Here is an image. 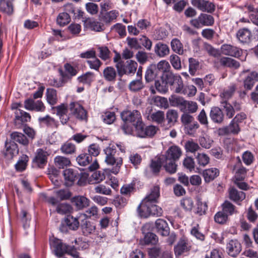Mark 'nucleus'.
<instances>
[{"instance_id": "1", "label": "nucleus", "mask_w": 258, "mask_h": 258, "mask_svg": "<svg viewBox=\"0 0 258 258\" xmlns=\"http://www.w3.org/2000/svg\"><path fill=\"white\" fill-rule=\"evenodd\" d=\"M181 154L182 151L179 147L172 146L164 154L160 156L159 161L167 172L173 174L177 170V165L175 162L179 159Z\"/></svg>"}, {"instance_id": "2", "label": "nucleus", "mask_w": 258, "mask_h": 258, "mask_svg": "<svg viewBox=\"0 0 258 258\" xmlns=\"http://www.w3.org/2000/svg\"><path fill=\"white\" fill-rule=\"evenodd\" d=\"M103 152L105 155V162L108 165L112 166L111 169H105L104 171L106 173L111 172L114 174H117L122 164V159L121 157L115 158L116 153V146L114 144H110L105 148Z\"/></svg>"}, {"instance_id": "3", "label": "nucleus", "mask_w": 258, "mask_h": 258, "mask_svg": "<svg viewBox=\"0 0 258 258\" xmlns=\"http://www.w3.org/2000/svg\"><path fill=\"white\" fill-rule=\"evenodd\" d=\"M137 211L139 215L144 218H147L151 216L160 217L163 214L162 208L155 203L140 204L137 208Z\"/></svg>"}, {"instance_id": "4", "label": "nucleus", "mask_w": 258, "mask_h": 258, "mask_svg": "<svg viewBox=\"0 0 258 258\" xmlns=\"http://www.w3.org/2000/svg\"><path fill=\"white\" fill-rule=\"evenodd\" d=\"M240 77L243 82L245 89L251 90L256 82L258 81V73L248 70L243 71L240 74Z\"/></svg>"}, {"instance_id": "5", "label": "nucleus", "mask_w": 258, "mask_h": 258, "mask_svg": "<svg viewBox=\"0 0 258 258\" xmlns=\"http://www.w3.org/2000/svg\"><path fill=\"white\" fill-rule=\"evenodd\" d=\"M121 117L124 122L132 123L134 125L140 123L142 119V116L140 112L138 110L123 111L121 113Z\"/></svg>"}, {"instance_id": "6", "label": "nucleus", "mask_w": 258, "mask_h": 258, "mask_svg": "<svg viewBox=\"0 0 258 258\" xmlns=\"http://www.w3.org/2000/svg\"><path fill=\"white\" fill-rule=\"evenodd\" d=\"M137 67L138 63L133 60L127 61L124 66L119 63L116 64V68L120 76H122L124 74L128 75L134 74L136 72Z\"/></svg>"}, {"instance_id": "7", "label": "nucleus", "mask_w": 258, "mask_h": 258, "mask_svg": "<svg viewBox=\"0 0 258 258\" xmlns=\"http://www.w3.org/2000/svg\"><path fill=\"white\" fill-rule=\"evenodd\" d=\"M71 114L80 120L87 118V112L83 107L78 102H73L70 104Z\"/></svg>"}, {"instance_id": "8", "label": "nucleus", "mask_w": 258, "mask_h": 258, "mask_svg": "<svg viewBox=\"0 0 258 258\" xmlns=\"http://www.w3.org/2000/svg\"><path fill=\"white\" fill-rule=\"evenodd\" d=\"M191 245L188 239L182 237L178 241L174 246V252L176 256H180L184 253L187 252L191 249Z\"/></svg>"}, {"instance_id": "9", "label": "nucleus", "mask_w": 258, "mask_h": 258, "mask_svg": "<svg viewBox=\"0 0 258 258\" xmlns=\"http://www.w3.org/2000/svg\"><path fill=\"white\" fill-rule=\"evenodd\" d=\"M50 246L53 249L55 254L61 256L63 254L69 252L70 246L63 244L59 239H54L50 241Z\"/></svg>"}, {"instance_id": "10", "label": "nucleus", "mask_w": 258, "mask_h": 258, "mask_svg": "<svg viewBox=\"0 0 258 258\" xmlns=\"http://www.w3.org/2000/svg\"><path fill=\"white\" fill-rule=\"evenodd\" d=\"M220 51L221 53L224 55L235 57H240L243 53L241 49L229 44L222 45L220 48Z\"/></svg>"}, {"instance_id": "11", "label": "nucleus", "mask_w": 258, "mask_h": 258, "mask_svg": "<svg viewBox=\"0 0 258 258\" xmlns=\"http://www.w3.org/2000/svg\"><path fill=\"white\" fill-rule=\"evenodd\" d=\"M25 108L28 110H35L38 112H43L45 107L40 100L35 101L33 99H27L24 102Z\"/></svg>"}, {"instance_id": "12", "label": "nucleus", "mask_w": 258, "mask_h": 258, "mask_svg": "<svg viewBox=\"0 0 258 258\" xmlns=\"http://www.w3.org/2000/svg\"><path fill=\"white\" fill-rule=\"evenodd\" d=\"M48 153L41 149H38L36 152V155L33 162L39 168H43L47 162Z\"/></svg>"}, {"instance_id": "13", "label": "nucleus", "mask_w": 258, "mask_h": 258, "mask_svg": "<svg viewBox=\"0 0 258 258\" xmlns=\"http://www.w3.org/2000/svg\"><path fill=\"white\" fill-rule=\"evenodd\" d=\"M15 124L17 128L20 127L22 123L30 121L31 116L29 113L23 110H17L15 111Z\"/></svg>"}, {"instance_id": "14", "label": "nucleus", "mask_w": 258, "mask_h": 258, "mask_svg": "<svg viewBox=\"0 0 258 258\" xmlns=\"http://www.w3.org/2000/svg\"><path fill=\"white\" fill-rule=\"evenodd\" d=\"M160 196V188L158 186H154L150 192L143 200L140 204L156 203Z\"/></svg>"}, {"instance_id": "15", "label": "nucleus", "mask_w": 258, "mask_h": 258, "mask_svg": "<svg viewBox=\"0 0 258 258\" xmlns=\"http://www.w3.org/2000/svg\"><path fill=\"white\" fill-rule=\"evenodd\" d=\"M192 5L203 12L211 13L215 10L214 5L211 2L204 0H192Z\"/></svg>"}, {"instance_id": "16", "label": "nucleus", "mask_w": 258, "mask_h": 258, "mask_svg": "<svg viewBox=\"0 0 258 258\" xmlns=\"http://www.w3.org/2000/svg\"><path fill=\"white\" fill-rule=\"evenodd\" d=\"M72 203L78 210H82L90 205V201L82 196H75L72 199Z\"/></svg>"}, {"instance_id": "17", "label": "nucleus", "mask_w": 258, "mask_h": 258, "mask_svg": "<svg viewBox=\"0 0 258 258\" xmlns=\"http://www.w3.org/2000/svg\"><path fill=\"white\" fill-rule=\"evenodd\" d=\"M227 249L229 255L235 257L241 250L240 243L237 240H231L227 244Z\"/></svg>"}, {"instance_id": "18", "label": "nucleus", "mask_w": 258, "mask_h": 258, "mask_svg": "<svg viewBox=\"0 0 258 258\" xmlns=\"http://www.w3.org/2000/svg\"><path fill=\"white\" fill-rule=\"evenodd\" d=\"M39 123L42 126H46L51 128H56L58 126V122L49 115L40 117L38 119Z\"/></svg>"}, {"instance_id": "19", "label": "nucleus", "mask_w": 258, "mask_h": 258, "mask_svg": "<svg viewBox=\"0 0 258 258\" xmlns=\"http://www.w3.org/2000/svg\"><path fill=\"white\" fill-rule=\"evenodd\" d=\"M56 111V115L59 117L60 121L62 124H66L69 120V117L67 116L68 106L65 104H61L54 108Z\"/></svg>"}, {"instance_id": "20", "label": "nucleus", "mask_w": 258, "mask_h": 258, "mask_svg": "<svg viewBox=\"0 0 258 258\" xmlns=\"http://www.w3.org/2000/svg\"><path fill=\"white\" fill-rule=\"evenodd\" d=\"M156 228L158 232L163 236L169 234V227L166 221L162 219H158L155 222Z\"/></svg>"}, {"instance_id": "21", "label": "nucleus", "mask_w": 258, "mask_h": 258, "mask_svg": "<svg viewBox=\"0 0 258 258\" xmlns=\"http://www.w3.org/2000/svg\"><path fill=\"white\" fill-rule=\"evenodd\" d=\"M154 51L157 56L164 57L169 54L170 49L167 44L159 42L155 45Z\"/></svg>"}, {"instance_id": "22", "label": "nucleus", "mask_w": 258, "mask_h": 258, "mask_svg": "<svg viewBox=\"0 0 258 258\" xmlns=\"http://www.w3.org/2000/svg\"><path fill=\"white\" fill-rule=\"evenodd\" d=\"M219 174V171L216 168L207 169L203 172V176L206 182H210L213 180Z\"/></svg>"}, {"instance_id": "23", "label": "nucleus", "mask_w": 258, "mask_h": 258, "mask_svg": "<svg viewBox=\"0 0 258 258\" xmlns=\"http://www.w3.org/2000/svg\"><path fill=\"white\" fill-rule=\"evenodd\" d=\"M63 176L67 186L72 185L76 178H78L77 173L72 169H65L63 171Z\"/></svg>"}, {"instance_id": "24", "label": "nucleus", "mask_w": 258, "mask_h": 258, "mask_svg": "<svg viewBox=\"0 0 258 258\" xmlns=\"http://www.w3.org/2000/svg\"><path fill=\"white\" fill-rule=\"evenodd\" d=\"M237 37L241 43H246L250 41L251 34L248 29H241L237 33Z\"/></svg>"}, {"instance_id": "25", "label": "nucleus", "mask_w": 258, "mask_h": 258, "mask_svg": "<svg viewBox=\"0 0 258 258\" xmlns=\"http://www.w3.org/2000/svg\"><path fill=\"white\" fill-rule=\"evenodd\" d=\"M210 116L214 122L220 123L223 120L224 115L219 108L213 107L211 110Z\"/></svg>"}, {"instance_id": "26", "label": "nucleus", "mask_w": 258, "mask_h": 258, "mask_svg": "<svg viewBox=\"0 0 258 258\" xmlns=\"http://www.w3.org/2000/svg\"><path fill=\"white\" fill-rule=\"evenodd\" d=\"M158 238L157 236L153 233L147 232L145 235L143 239L140 240V243L142 245H154L157 243Z\"/></svg>"}, {"instance_id": "27", "label": "nucleus", "mask_w": 258, "mask_h": 258, "mask_svg": "<svg viewBox=\"0 0 258 258\" xmlns=\"http://www.w3.org/2000/svg\"><path fill=\"white\" fill-rule=\"evenodd\" d=\"M185 101L182 97L176 95H172L169 98L170 105L174 107H179L181 111L184 109L183 106L184 103L185 104Z\"/></svg>"}, {"instance_id": "28", "label": "nucleus", "mask_w": 258, "mask_h": 258, "mask_svg": "<svg viewBox=\"0 0 258 258\" xmlns=\"http://www.w3.org/2000/svg\"><path fill=\"white\" fill-rule=\"evenodd\" d=\"M149 120L160 124L163 122L165 119L164 113L162 111H157L150 113L147 116Z\"/></svg>"}, {"instance_id": "29", "label": "nucleus", "mask_w": 258, "mask_h": 258, "mask_svg": "<svg viewBox=\"0 0 258 258\" xmlns=\"http://www.w3.org/2000/svg\"><path fill=\"white\" fill-rule=\"evenodd\" d=\"M221 64L224 67L236 69L240 66L239 63L236 60L227 57H222L220 59Z\"/></svg>"}, {"instance_id": "30", "label": "nucleus", "mask_w": 258, "mask_h": 258, "mask_svg": "<svg viewBox=\"0 0 258 258\" xmlns=\"http://www.w3.org/2000/svg\"><path fill=\"white\" fill-rule=\"evenodd\" d=\"M229 198L235 202H241L245 198V193L241 191H238L234 188L229 189Z\"/></svg>"}, {"instance_id": "31", "label": "nucleus", "mask_w": 258, "mask_h": 258, "mask_svg": "<svg viewBox=\"0 0 258 258\" xmlns=\"http://www.w3.org/2000/svg\"><path fill=\"white\" fill-rule=\"evenodd\" d=\"M158 73L156 71V64H151L147 69L145 74V80L147 82H150L153 81Z\"/></svg>"}, {"instance_id": "32", "label": "nucleus", "mask_w": 258, "mask_h": 258, "mask_svg": "<svg viewBox=\"0 0 258 258\" xmlns=\"http://www.w3.org/2000/svg\"><path fill=\"white\" fill-rule=\"evenodd\" d=\"M13 0H0V10L10 15L13 12Z\"/></svg>"}, {"instance_id": "33", "label": "nucleus", "mask_w": 258, "mask_h": 258, "mask_svg": "<svg viewBox=\"0 0 258 258\" xmlns=\"http://www.w3.org/2000/svg\"><path fill=\"white\" fill-rule=\"evenodd\" d=\"M170 43L171 47L173 51L179 55H181L183 53L184 49L183 44L178 39H173Z\"/></svg>"}, {"instance_id": "34", "label": "nucleus", "mask_w": 258, "mask_h": 258, "mask_svg": "<svg viewBox=\"0 0 258 258\" xmlns=\"http://www.w3.org/2000/svg\"><path fill=\"white\" fill-rule=\"evenodd\" d=\"M46 99L47 102L50 105H55L57 102L56 91L52 88L47 89L46 91Z\"/></svg>"}, {"instance_id": "35", "label": "nucleus", "mask_w": 258, "mask_h": 258, "mask_svg": "<svg viewBox=\"0 0 258 258\" xmlns=\"http://www.w3.org/2000/svg\"><path fill=\"white\" fill-rule=\"evenodd\" d=\"M16 144L12 143L9 144L6 143V150L4 151V156L8 159H11L14 155L17 152L16 149Z\"/></svg>"}, {"instance_id": "36", "label": "nucleus", "mask_w": 258, "mask_h": 258, "mask_svg": "<svg viewBox=\"0 0 258 258\" xmlns=\"http://www.w3.org/2000/svg\"><path fill=\"white\" fill-rule=\"evenodd\" d=\"M11 137L12 140L20 144L24 145H26L28 144V140L22 133L17 132H13L11 134Z\"/></svg>"}, {"instance_id": "37", "label": "nucleus", "mask_w": 258, "mask_h": 258, "mask_svg": "<svg viewBox=\"0 0 258 258\" xmlns=\"http://www.w3.org/2000/svg\"><path fill=\"white\" fill-rule=\"evenodd\" d=\"M103 76L108 81H114L115 80L116 73L113 68L107 67L103 71Z\"/></svg>"}, {"instance_id": "38", "label": "nucleus", "mask_w": 258, "mask_h": 258, "mask_svg": "<svg viewBox=\"0 0 258 258\" xmlns=\"http://www.w3.org/2000/svg\"><path fill=\"white\" fill-rule=\"evenodd\" d=\"M54 163L55 166L58 168H63L65 167L69 166L71 164V161L68 158L58 156L55 157Z\"/></svg>"}, {"instance_id": "39", "label": "nucleus", "mask_w": 258, "mask_h": 258, "mask_svg": "<svg viewBox=\"0 0 258 258\" xmlns=\"http://www.w3.org/2000/svg\"><path fill=\"white\" fill-rule=\"evenodd\" d=\"M78 163L82 166H85L92 161V157L88 154L83 153L79 155L76 158Z\"/></svg>"}, {"instance_id": "40", "label": "nucleus", "mask_w": 258, "mask_h": 258, "mask_svg": "<svg viewBox=\"0 0 258 258\" xmlns=\"http://www.w3.org/2000/svg\"><path fill=\"white\" fill-rule=\"evenodd\" d=\"M179 76V75L173 74L171 72L169 71L166 73L163 74L161 78L162 81L164 82L166 84H168L170 85H172L175 82L176 77Z\"/></svg>"}, {"instance_id": "41", "label": "nucleus", "mask_w": 258, "mask_h": 258, "mask_svg": "<svg viewBox=\"0 0 258 258\" xmlns=\"http://www.w3.org/2000/svg\"><path fill=\"white\" fill-rule=\"evenodd\" d=\"M28 160V156L26 155H23L15 165L16 169L20 172L24 171L26 168Z\"/></svg>"}, {"instance_id": "42", "label": "nucleus", "mask_w": 258, "mask_h": 258, "mask_svg": "<svg viewBox=\"0 0 258 258\" xmlns=\"http://www.w3.org/2000/svg\"><path fill=\"white\" fill-rule=\"evenodd\" d=\"M65 223L70 229L73 230H77L79 226L78 219L72 216H68L65 219Z\"/></svg>"}, {"instance_id": "43", "label": "nucleus", "mask_w": 258, "mask_h": 258, "mask_svg": "<svg viewBox=\"0 0 258 258\" xmlns=\"http://www.w3.org/2000/svg\"><path fill=\"white\" fill-rule=\"evenodd\" d=\"M199 21L202 23L203 26H212L214 22L213 17L210 15L202 14L199 16Z\"/></svg>"}, {"instance_id": "44", "label": "nucleus", "mask_w": 258, "mask_h": 258, "mask_svg": "<svg viewBox=\"0 0 258 258\" xmlns=\"http://www.w3.org/2000/svg\"><path fill=\"white\" fill-rule=\"evenodd\" d=\"M195 158L198 164L202 167L206 166L210 162V158L209 156L204 153H198Z\"/></svg>"}, {"instance_id": "45", "label": "nucleus", "mask_w": 258, "mask_h": 258, "mask_svg": "<svg viewBox=\"0 0 258 258\" xmlns=\"http://www.w3.org/2000/svg\"><path fill=\"white\" fill-rule=\"evenodd\" d=\"M144 87L142 79H138L133 80L128 85L129 89L132 92H137L142 89Z\"/></svg>"}, {"instance_id": "46", "label": "nucleus", "mask_w": 258, "mask_h": 258, "mask_svg": "<svg viewBox=\"0 0 258 258\" xmlns=\"http://www.w3.org/2000/svg\"><path fill=\"white\" fill-rule=\"evenodd\" d=\"M222 211L227 215H232L234 213H237L235 209V206L229 201H225L222 205Z\"/></svg>"}, {"instance_id": "47", "label": "nucleus", "mask_w": 258, "mask_h": 258, "mask_svg": "<svg viewBox=\"0 0 258 258\" xmlns=\"http://www.w3.org/2000/svg\"><path fill=\"white\" fill-rule=\"evenodd\" d=\"M71 18L69 15L66 12H63L58 15L56 23L60 26H64L68 24Z\"/></svg>"}, {"instance_id": "48", "label": "nucleus", "mask_w": 258, "mask_h": 258, "mask_svg": "<svg viewBox=\"0 0 258 258\" xmlns=\"http://www.w3.org/2000/svg\"><path fill=\"white\" fill-rule=\"evenodd\" d=\"M101 118L104 123L110 124L115 120L116 115L114 112L106 111L102 114Z\"/></svg>"}, {"instance_id": "49", "label": "nucleus", "mask_w": 258, "mask_h": 258, "mask_svg": "<svg viewBox=\"0 0 258 258\" xmlns=\"http://www.w3.org/2000/svg\"><path fill=\"white\" fill-rule=\"evenodd\" d=\"M79 82L90 84L94 80V74L92 72H87L78 78Z\"/></svg>"}, {"instance_id": "50", "label": "nucleus", "mask_w": 258, "mask_h": 258, "mask_svg": "<svg viewBox=\"0 0 258 258\" xmlns=\"http://www.w3.org/2000/svg\"><path fill=\"white\" fill-rule=\"evenodd\" d=\"M178 116V112L174 109H169L166 112V119L170 125H173L176 122Z\"/></svg>"}, {"instance_id": "51", "label": "nucleus", "mask_w": 258, "mask_h": 258, "mask_svg": "<svg viewBox=\"0 0 258 258\" xmlns=\"http://www.w3.org/2000/svg\"><path fill=\"white\" fill-rule=\"evenodd\" d=\"M168 35V30L163 27L156 29L154 32V37L156 40H162Z\"/></svg>"}, {"instance_id": "52", "label": "nucleus", "mask_w": 258, "mask_h": 258, "mask_svg": "<svg viewBox=\"0 0 258 258\" xmlns=\"http://www.w3.org/2000/svg\"><path fill=\"white\" fill-rule=\"evenodd\" d=\"M153 102L154 104L160 108H167L169 104L167 99L161 96H155L153 98Z\"/></svg>"}, {"instance_id": "53", "label": "nucleus", "mask_w": 258, "mask_h": 258, "mask_svg": "<svg viewBox=\"0 0 258 258\" xmlns=\"http://www.w3.org/2000/svg\"><path fill=\"white\" fill-rule=\"evenodd\" d=\"M186 152H189L192 153H195L201 149L198 143L194 142L192 140L187 141L184 145Z\"/></svg>"}, {"instance_id": "54", "label": "nucleus", "mask_w": 258, "mask_h": 258, "mask_svg": "<svg viewBox=\"0 0 258 258\" xmlns=\"http://www.w3.org/2000/svg\"><path fill=\"white\" fill-rule=\"evenodd\" d=\"M156 71L161 72L163 74H165L169 71L170 69V66L169 62L165 60H162L160 61L156 65Z\"/></svg>"}, {"instance_id": "55", "label": "nucleus", "mask_w": 258, "mask_h": 258, "mask_svg": "<svg viewBox=\"0 0 258 258\" xmlns=\"http://www.w3.org/2000/svg\"><path fill=\"white\" fill-rule=\"evenodd\" d=\"M82 231L85 235H88L95 232L96 227L95 225L90 222H86L82 226Z\"/></svg>"}, {"instance_id": "56", "label": "nucleus", "mask_w": 258, "mask_h": 258, "mask_svg": "<svg viewBox=\"0 0 258 258\" xmlns=\"http://www.w3.org/2000/svg\"><path fill=\"white\" fill-rule=\"evenodd\" d=\"M180 205L186 211H190L194 207V202L191 198H185L180 201Z\"/></svg>"}, {"instance_id": "57", "label": "nucleus", "mask_w": 258, "mask_h": 258, "mask_svg": "<svg viewBox=\"0 0 258 258\" xmlns=\"http://www.w3.org/2000/svg\"><path fill=\"white\" fill-rule=\"evenodd\" d=\"M222 106L224 108L226 116L231 118L234 114V109L230 104L227 103V101H221Z\"/></svg>"}, {"instance_id": "58", "label": "nucleus", "mask_w": 258, "mask_h": 258, "mask_svg": "<svg viewBox=\"0 0 258 258\" xmlns=\"http://www.w3.org/2000/svg\"><path fill=\"white\" fill-rule=\"evenodd\" d=\"M183 107H184V109L181 110V111L184 112L188 111L190 113H194L198 109L197 103L192 101H185V104L184 103Z\"/></svg>"}, {"instance_id": "59", "label": "nucleus", "mask_w": 258, "mask_h": 258, "mask_svg": "<svg viewBox=\"0 0 258 258\" xmlns=\"http://www.w3.org/2000/svg\"><path fill=\"white\" fill-rule=\"evenodd\" d=\"M235 90V88L233 85L230 86L228 89L224 90L220 95L222 99L221 101H227V100L230 98L233 95Z\"/></svg>"}, {"instance_id": "60", "label": "nucleus", "mask_w": 258, "mask_h": 258, "mask_svg": "<svg viewBox=\"0 0 258 258\" xmlns=\"http://www.w3.org/2000/svg\"><path fill=\"white\" fill-rule=\"evenodd\" d=\"M75 145L69 142H66L61 147L62 152L66 154H72L75 152Z\"/></svg>"}, {"instance_id": "61", "label": "nucleus", "mask_w": 258, "mask_h": 258, "mask_svg": "<svg viewBox=\"0 0 258 258\" xmlns=\"http://www.w3.org/2000/svg\"><path fill=\"white\" fill-rule=\"evenodd\" d=\"M135 129V134L136 135L141 138H145V125L143 123L142 120L140 122V123H137L136 125L134 126Z\"/></svg>"}, {"instance_id": "62", "label": "nucleus", "mask_w": 258, "mask_h": 258, "mask_svg": "<svg viewBox=\"0 0 258 258\" xmlns=\"http://www.w3.org/2000/svg\"><path fill=\"white\" fill-rule=\"evenodd\" d=\"M213 142L212 139L208 136L201 137L199 139L200 144L202 147L206 149H209L211 147Z\"/></svg>"}, {"instance_id": "63", "label": "nucleus", "mask_w": 258, "mask_h": 258, "mask_svg": "<svg viewBox=\"0 0 258 258\" xmlns=\"http://www.w3.org/2000/svg\"><path fill=\"white\" fill-rule=\"evenodd\" d=\"M170 62L172 67L176 70H179L181 69V61L180 57L176 54H171L169 58Z\"/></svg>"}, {"instance_id": "64", "label": "nucleus", "mask_w": 258, "mask_h": 258, "mask_svg": "<svg viewBox=\"0 0 258 258\" xmlns=\"http://www.w3.org/2000/svg\"><path fill=\"white\" fill-rule=\"evenodd\" d=\"M214 219L216 223L219 224H224L228 220V216L226 214L224 213L222 211L217 212L215 216Z\"/></svg>"}]
</instances>
